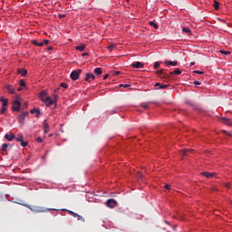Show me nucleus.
<instances>
[{
    "label": "nucleus",
    "mask_w": 232,
    "mask_h": 232,
    "mask_svg": "<svg viewBox=\"0 0 232 232\" xmlns=\"http://www.w3.org/2000/svg\"><path fill=\"white\" fill-rule=\"evenodd\" d=\"M24 208H28L31 211L34 213H46V208L43 207H38V206H31L28 204H24Z\"/></svg>",
    "instance_id": "nucleus-1"
},
{
    "label": "nucleus",
    "mask_w": 232,
    "mask_h": 232,
    "mask_svg": "<svg viewBox=\"0 0 232 232\" xmlns=\"http://www.w3.org/2000/svg\"><path fill=\"white\" fill-rule=\"evenodd\" d=\"M12 110H13V111H19L21 110V98H19V96H17L13 101Z\"/></svg>",
    "instance_id": "nucleus-2"
},
{
    "label": "nucleus",
    "mask_w": 232,
    "mask_h": 232,
    "mask_svg": "<svg viewBox=\"0 0 232 232\" xmlns=\"http://www.w3.org/2000/svg\"><path fill=\"white\" fill-rule=\"evenodd\" d=\"M81 69L74 70L71 72V79L72 81H77L79 79V75H81Z\"/></svg>",
    "instance_id": "nucleus-3"
},
{
    "label": "nucleus",
    "mask_w": 232,
    "mask_h": 232,
    "mask_svg": "<svg viewBox=\"0 0 232 232\" xmlns=\"http://www.w3.org/2000/svg\"><path fill=\"white\" fill-rule=\"evenodd\" d=\"M68 212L72 215V217H73L74 218H77V220H81V222H85V219L82 216H81L72 210H69Z\"/></svg>",
    "instance_id": "nucleus-4"
},
{
    "label": "nucleus",
    "mask_w": 232,
    "mask_h": 232,
    "mask_svg": "<svg viewBox=\"0 0 232 232\" xmlns=\"http://www.w3.org/2000/svg\"><path fill=\"white\" fill-rule=\"evenodd\" d=\"M26 117H28V112H22L18 116V121L20 122V124H24V119H26Z\"/></svg>",
    "instance_id": "nucleus-5"
},
{
    "label": "nucleus",
    "mask_w": 232,
    "mask_h": 232,
    "mask_svg": "<svg viewBox=\"0 0 232 232\" xmlns=\"http://www.w3.org/2000/svg\"><path fill=\"white\" fill-rule=\"evenodd\" d=\"M94 79H95V75H93L92 73H90V72L85 73L84 81H86V82H92V81H94Z\"/></svg>",
    "instance_id": "nucleus-6"
},
{
    "label": "nucleus",
    "mask_w": 232,
    "mask_h": 232,
    "mask_svg": "<svg viewBox=\"0 0 232 232\" xmlns=\"http://www.w3.org/2000/svg\"><path fill=\"white\" fill-rule=\"evenodd\" d=\"M44 102L46 106H53V104H55V101L53 100L50 96H48Z\"/></svg>",
    "instance_id": "nucleus-7"
},
{
    "label": "nucleus",
    "mask_w": 232,
    "mask_h": 232,
    "mask_svg": "<svg viewBox=\"0 0 232 232\" xmlns=\"http://www.w3.org/2000/svg\"><path fill=\"white\" fill-rule=\"evenodd\" d=\"M164 64L166 66H177L179 64V62H177V61L172 62V61H169V60H165Z\"/></svg>",
    "instance_id": "nucleus-8"
},
{
    "label": "nucleus",
    "mask_w": 232,
    "mask_h": 232,
    "mask_svg": "<svg viewBox=\"0 0 232 232\" xmlns=\"http://www.w3.org/2000/svg\"><path fill=\"white\" fill-rule=\"evenodd\" d=\"M117 206V201L115 199H109L107 200V207L108 208H115Z\"/></svg>",
    "instance_id": "nucleus-9"
},
{
    "label": "nucleus",
    "mask_w": 232,
    "mask_h": 232,
    "mask_svg": "<svg viewBox=\"0 0 232 232\" xmlns=\"http://www.w3.org/2000/svg\"><path fill=\"white\" fill-rule=\"evenodd\" d=\"M158 75H163V79H169V74L164 72V69L157 71Z\"/></svg>",
    "instance_id": "nucleus-10"
},
{
    "label": "nucleus",
    "mask_w": 232,
    "mask_h": 232,
    "mask_svg": "<svg viewBox=\"0 0 232 232\" xmlns=\"http://www.w3.org/2000/svg\"><path fill=\"white\" fill-rule=\"evenodd\" d=\"M132 68H144V63L140 62H135L131 63Z\"/></svg>",
    "instance_id": "nucleus-11"
},
{
    "label": "nucleus",
    "mask_w": 232,
    "mask_h": 232,
    "mask_svg": "<svg viewBox=\"0 0 232 232\" xmlns=\"http://www.w3.org/2000/svg\"><path fill=\"white\" fill-rule=\"evenodd\" d=\"M40 99L43 102H44L45 99H48V96L45 91H43L40 92Z\"/></svg>",
    "instance_id": "nucleus-12"
},
{
    "label": "nucleus",
    "mask_w": 232,
    "mask_h": 232,
    "mask_svg": "<svg viewBox=\"0 0 232 232\" xmlns=\"http://www.w3.org/2000/svg\"><path fill=\"white\" fill-rule=\"evenodd\" d=\"M17 73L22 75V77H25V75L28 73V71H26V69H18Z\"/></svg>",
    "instance_id": "nucleus-13"
},
{
    "label": "nucleus",
    "mask_w": 232,
    "mask_h": 232,
    "mask_svg": "<svg viewBox=\"0 0 232 232\" xmlns=\"http://www.w3.org/2000/svg\"><path fill=\"white\" fill-rule=\"evenodd\" d=\"M5 139H6V140H9V142H12V140L15 139V136L14 134H5Z\"/></svg>",
    "instance_id": "nucleus-14"
},
{
    "label": "nucleus",
    "mask_w": 232,
    "mask_h": 232,
    "mask_svg": "<svg viewBox=\"0 0 232 232\" xmlns=\"http://www.w3.org/2000/svg\"><path fill=\"white\" fill-rule=\"evenodd\" d=\"M201 175H203V177H206L207 179H212V177H215V173L210 172H202Z\"/></svg>",
    "instance_id": "nucleus-15"
},
{
    "label": "nucleus",
    "mask_w": 232,
    "mask_h": 232,
    "mask_svg": "<svg viewBox=\"0 0 232 232\" xmlns=\"http://www.w3.org/2000/svg\"><path fill=\"white\" fill-rule=\"evenodd\" d=\"M75 50H79V52H84V50H86V44H82L81 45L76 46Z\"/></svg>",
    "instance_id": "nucleus-16"
},
{
    "label": "nucleus",
    "mask_w": 232,
    "mask_h": 232,
    "mask_svg": "<svg viewBox=\"0 0 232 232\" xmlns=\"http://www.w3.org/2000/svg\"><path fill=\"white\" fill-rule=\"evenodd\" d=\"M180 73H182V71H180V69H175L173 72H169V77L170 75H180Z\"/></svg>",
    "instance_id": "nucleus-17"
},
{
    "label": "nucleus",
    "mask_w": 232,
    "mask_h": 232,
    "mask_svg": "<svg viewBox=\"0 0 232 232\" xmlns=\"http://www.w3.org/2000/svg\"><path fill=\"white\" fill-rule=\"evenodd\" d=\"M189 153H193V150L185 149V150H182L183 157H186V156L189 155Z\"/></svg>",
    "instance_id": "nucleus-18"
},
{
    "label": "nucleus",
    "mask_w": 232,
    "mask_h": 232,
    "mask_svg": "<svg viewBox=\"0 0 232 232\" xmlns=\"http://www.w3.org/2000/svg\"><path fill=\"white\" fill-rule=\"evenodd\" d=\"M0 101L2 103V107L6 108V106H8V100L5 99V98H0Z\"/></svg>",
    "instance_id": "nucleus-19"
},
{
    "label": "nucleus",
    "mask_w": 232,
    "mask_h": 232,
    "mask_svg": "<svg viewBox=\"0 0 232 232\" xmlns=\"http://www.w3.org/2000/svg\"><path fill=\"white\" fill-rule=\"evenodd\" d=\"M6 90H7V92H8V93H11L12 95L14 94V93H15V89H13L12 87H11V85H6Z\"/></svg>",
    "instance_id": "nucleus-20"
},
{
    "label": "nucleus",
    "mask_w": 232,
    "mask_h": 232,
    "mask_svg": "<svg viewBox=\"0 0 232 232\" xmlns=\"http://www.w3.org/2000/svg\"><path fill=\"white\" fill-rule=\"evenodd\" d=\"M151 104V102H143L140 104L141 108H144V110H148L150 108V105Z\"/></svg>",
    "instance_id": "nucleus-21"
},
{
    "label": "nucleus",
    "mask_w": 232,
    "mask_h": 232,
    "mask_svg": "<svg viewBox=\"0 0 232 232\" xmlns=\"http://www.w3.org/2000/svg\"><path fill=\"white\" fill-rule=\"evenodd\" d=\"M31 113H35V117H39V115H41V111L38 109H33L31 110Z\"/></svg>",
    "instance_id": "nucleus-22"
},
{
    "label": "nucleus",
    "mask_w": 232,
    "mask_h": 232,
    "mask_svg": "<svg viewBox=\"0 0 232 232\" xmlns=\"http://www.w3.org/2000/svg\"><path fill=\"white\" fill-rule=\"evenodd\" d=\"M222 122H224V124H227V126H231V121H229L227 118H222Z\"/></svg>",
    "instance_id": "nucleus-23"
},
{
    "label": "nucleus",
    "mask_w": 232,
    "mask_h": 232,
    "mask_svg": "<svg viewBox=\"0 0 232 232\" xmlns=\"http://www.w3.org/2000/svg\"><path fill=\"white\" fill-rule=\"evenodd\" d=\"M94 73L96 75H102V68H95L94 69Z\"/></svg>",
    "instance_id": "nucleus-24"
},
{
    "label": "nucleus",
    "mask_w": 232,
    "mask_h": 232,
    "mask_svg": "<svg viewBox=\"0 0 232 232\" xmlns=\"http://www.w3.org/2000/svg\"><path fill=\"white\" fill-rule=\"evenodd\" d=\"M182 31L185 34H188V35H191V29H189L188 27H183Z\"/></svg>",
    "instance_id": "nucleus-25"
},
{
    "label": "nucleus",
    "mask_w": 232,
    "mask_h": 232,
    "mask_svg": "<svg viewBox=\"0 0 232 232\" xmlns=\"http://www.w3.org/2000/svg\"><path fill=\"white\" fill-rule=\"evenodd\" d=\"M33 44H34V46H44V43H39L36 40L33 41Z\"/></svg>",
    "instance_id": "nucleus-26"
},
{
    "label": "nucleus",
    "mask_w": 232,
    "mask_h": 232,
    "mask_svg": "<svg viewBox=\"0 0 232 232\" xmlns=\"http://www.w3.org/2000/svg\"><path fill=\"white\" fill-rule=\"evenodd\" d=\"M214 8H215V10H218V8H220V3H218L215 0L214 1Z\"/></svg>",
    "instance_id": "nucleus-27"
},
{
    "label": "nucleus",
    "mask_w": 232,
    "mask_h": 232,
    "mask_svg": "<svg viewBox=\"0 0 232 232\" xmlns=\"http://www.w3.org/2000/svg\"><path fill=\"white\" fill-rule=\"evenodd\" d=\"M20 144H21V146L23 147V148H26V146H28V141H24V140H21L20 141Z\"/></svg>",
    "instance_id": "nucleus-28"
},
{
    "label": "nucleus",
    "mask_w": 232,
    "mask_h": 232,
    "mask_svg": "<svg viewBox=\"0 0 232 232\" xmlns=\"http://www.w3.org/2000/svg\"><path fill=\"white\" fill-rule=\"evenodd\" d=\"M8 150V143H4L2 145V151H6Z\"/></svg>",
    "instance_id": "nucleus-29"
},
{
    "label": "nucleus",
    "mask_w": 232,
    "mask_h": 232,
    "mask_svg": "<svg viewBox=\"0 0 232 232\" xmlns=\"http://www.w3.org/2000/svg\"><path fill=\"white\" fill-rule=\"evenodd\" d=\"M149 24H150V26H153V28H155V30H157L159 28V25H157L155 24V22H150Z\"/></svg>",
    "instance_id": "nucleus-30"
},
{
    "label": "nucleus",
    "mask_w": 232,
    "mask_h": 232,
    "mask_svg": "<svg viewBox=\"0 0 232 232\" xmlns=\"http://www.w3.org/2000/svg\"><path fill=\"white\" fill-rule=\"evenodd\" d=\"M159 68H160V62H156V63H154V70H157V69H159Z\"/></svg>",
    "instance_id": "nucleus-31"
},
{
    "label": "nucleus",
    "mask_w": 232,
    "mask_h": 232,
    "mask_svg": "<svg viewBox=\"0 0 232 232\" xmlns=\"http://www.w3.org/2000/svg\"><path fill=\"white\" fill-rule=\"evenodd\" d=\"M107 48L110 50V52H113V50H115V44H111Z\"/></svg>",
    "instance_id": "nucleus-32"
},
{
    "label": "nucleus",
    "mask_w": 232,
    "mask_h": 232,
    "mask_svg": "<svg viewBox=\"0 0 232 232\" xmlns=\"http://www.w3.org/2000/svg\"><path fill=\"white\" fill-rule=\"evenodd\" d=\"M220 53H222L223 55H229V53H231V52L221 50V51H220Z\"/></svg>",
    "instance_id": "nucleus-33"
},
{
    "label": "nucleus",
    "mask_w": 232,
    "mask_h": 232,
    "mask_svg": "<svg viewBox=\"0 0 232 232\" xmlns=\"http://www.w3.org/2000/svg\"><path fill=\"white\" fill-rule=\"evenodd\" d=\"M6 110H7L6 107H2L0 111L1 115H5V112L6 111Z\"/></svg>",
    "instance_id": "nucleus-34"
},
{
    "label": "nucleus",
    "mask_w": 232,
    "mask_h": 232,
    "mask_svg": "<svg viewBox=\"0 0 232 232\" xmlns=\"http://www.w3.org/2000/svg\"><path fill=\"white\" fill-rule=\"evenodd\" d=\"M23 135L22 134H19L18 137L16 138V141L17 142H21L23 140Z\"/></svg>",
    "instance_id": "nucleus-35"
},
{
    "label": "nucleus",
    "mask_w": 232,
    "mask_h": 232,
    "mask_svg": "<svg viewBox=\"0 0 232 232\" xmlns=\"http://www.w3.org/2000/svg\"><path fill=\"white\" fill-rule=\"evenodd\" d=\"M20 86L22 88H24V86H26V82H24V80H20Z\"/></svg>",
    "instance_id": "nucleus-36"
},
{
    "label": "nucleus",
    "mask_w": 232,
    "mask_h": 232,
    "mask_svg": "<svg viewBox=\"0 0 232 232\" xmlns=\"http://www.w3.org/2000/svg\"><path fill=\"white\" fill-rule=\"evenodd\" d=\"M60 86H61V88H64L65 90H66V88H68V84L64 83V82L60 83Z\"/></svg>",
    "instance_id": "nucleus-37"
},
{
    "label": "nucleus",
    "mask_w": 232,
    "mask_h": 232,
    "mask_svg": "<svg viewBox=\"0 0 232 232\" xmlns=\"http://www.w3.org/2000/svg\"><path fill=\"white\" fill-rule=\"evenodd\" d=\"M44 130H48L50 128V125H48V122L46 121L44 122Z\"/></svg>",
    "instance_id": "nucleus-38"
},
{
    "label": "nucleus",
    "mask_w": 232,
    "mask_h": 232,
    "mask_svg": "<svg viewBox=\"0 0 232 232\" xmlns=\"http://www.w3.org/2000/svg\"><path fill=\"white\" fill-rule=\"evenodd\" d=\"M36 142H38L39 144H41V142H43V138L42 137H38L36 139Z\"/></svg>",
    "instance_id": "nucleus-39"
},
{
    "label": "nucleus",
    "mask_w": 232,
    "mask_h": 232,
    "mask_svg": "<svg viewBox=\"0 0 232 232\" xmlns=\"http://www.w3.org/2000/svg\"><path fill=\"white\" fill-rule=\"evenodd\" d=\"M165 189H171V185L166 184L165 185Z\"/></svg>",
    "instance_id": "nucleus-40"
},
{
    "label": "nucleus",
    "mask_w": 232,
    "mask_h": 232,
    "mask_svg": "<svg viewBox=\"0 0 232 232\" xmlns=\"http://www.w3.org/2000/svg\"><path fill=\"white\" fill-rule=\"evenodd\" d=\"M193 73H198L199 75H202V73H204V72H200V71H194Z\"/></svg>",
    "instance_id": "nucleus-41"
},
{
    "label": "nucleus",
    "mask_w": 232,
    "mask_h": 232,
    "mask_svg": "<svg viewBox=\"0 0 232 232\" xmlns=\"http://www.w3.org/2000/svg\"><path fill=\"white\" fill-rule=\"evenodd\" d=\"M168 86H169V85H161V86L160 87V90H165V88H168Z\"/></svg>",
    "instance_id": "nucleus-42"
},
{
    "label": "nucleus",
    "mask_w": 232,
    "mask_h": 232,
    "mask_svg": "<svg viewBox=\"0 0 232 232\" xmlns=\"http://www.w3.org/2000/svg\"><path fill=\"white\" fill-rule=\"evenodd\" d=\"M42 43H44V44H49L50 41L49 40H44V42H42Z\"/></svg>",
    "instance_id": "nucleus-43"
},
{
    "label": "nucleus",
    "mask_w": 232,
    "mask_h": 232,
    "mask_svg": "<svg viewBox=\"0 0 232 232\" xmlns=\"http://www.w3.org/2000/svg\"><path fill=\"white\" fill-rule=\"evenodd\" d=\"M138 179H142V173H141V172H139V173H138Z\"/></svg>",
    "instance_id": "nucleus-44"
},
{
    "label": "nucleus",
    "mask_w": 232,
    "mask_h": 232,
    "mask_svg": "<svg viewBox=\"0 0 232 232\" xmlns=\"http://www.w3.org/2000/svg\"><path fill=\"white\" fill-rule=\"evenodd\" d=\"M194 84H195V86H199V82L198 81H196V82H194Z\"/></svg>",
    "instance_id": "nucleus-45"
},
{
    "label": "nucleus",
    "mask_w": 232,
    "mask_h": 232,
    "mask_svg": "<svg viewBox=\"0 0 232 232\" xmlns=\"http://www.w3.org/2000/svg\"><path fill=\"white\" fill-rule=\"evenodd\" d=\"M114 75H121V72L116 71V72H114Z\"/></svg>",
    "instance_id": "nucleus-46"
},
{
    "label": "nucleus",
    "mask_w": 232,
    "mask_h": 232,
    "mask_svg": "<svg viewBox=\"0 0 232 232\" xmlns=\"http://www.w3.org/2000/svg\"><path fill=\"white\" fill-rule=\"evenodd\" d=\"M50 131V127L48 129H44V133H48Z\"/></svg>",
    "instance_id": "nucleus-47"
},
{
    "label": "nucleus",
    "mask_w": 232,
    "mask_h": 232,
    "mask_svg": "<svg viewBox=\"0 0 232 232\" xmlns=\"http://www.w3.org/2000/svg\"><path fill=\"white\" fill-rule=\"evenodd\" d=\"M231 185L229 183H226V188H230Z\"/></svg>",
    "instance_id": "nucleus-48"
},
{
    "label": "nucleus",
    "mask_w": 232,
    "mask_h": 232,
    "mask_svg": "<svg viewBox=\"0 0 232 232\" xmlns=\"http://www.w3.org/2000/svg\"><path fill=\"white\" fill-rule=\"evenodd\" d=\"M86 55H88V53H82V57H86Z\"/></svg>",
    "instance_id": "nucleus-49"
},
{
    "label": "nucleus",
    "mask_w": 232,
    "mask_h": 232,
    "mask_svg": "<svg viewBox=\"0 0 232 232\" xmlns=\"http://www.w3.org/2000/svg\"><path fill=\"white\" fill-rule=\"evenodd\" d=\"M106 79H108V74H106V75L103 77V81H106Z\"/></svg>",
    "instance_id": "nucleus-50"
},
{
    "label": "nucleus",
    "mask_w": 232,
    "mask_h": 232,
    "mask_svg": "<svg viewBox=\"0 0 232 232\" xmlns=\"http://www.w3.org/2000/svg\"><path fill=\"white\" fill-rule=\"evenodd\" d=\"M155 86H156V87H157V86H160V88L162 85L158 82V83L155 84Z\"/></svg>",
    "instance_id": "nucleus-51"
},
{
    "label": "nucleus",
    "mask_w": 232,
    "mask_h": 232,
    "mask_svg": "<svg viewBox=\"0 0 232 232\" xmlns=\"http://www.w3.org/2000/svg\"><path fill=\"white\" fill-rule=\"evenodd\" d=\"M212 191H218L217 188L213 187L212 188Z\"/></svg>",
    "instance_id": "nucleus-52"
},
{
    "label": "nucleus",
    "mask_w": 232,
    "mask_h": 232,
    "mask_svg": "<svg viewBox=\"0 0 232 232\" xmlns=\"http://www.w3.org/2000/svg\"><path fill=\"white\" fill-rule=\"evenodd\" d=\"M190 66H195V62H191Z\"/></svg>",
    "instance_id": "nucleus-53"
},
{
    "label": "nucleus",
    "mask_w": 232,
    "mask_h": 232,
    "mask_svg": "<svg viewBox=\"0 0 232 232\" xmlns=\"http://www.w3.org/2000/svg\"><path fill=\"white\" fill-rule=\"evenodd\" d=\"M129 87H130V85H128V84L123 85V88H129Z\"/></svg>",
    "instance_id": "nucleus-54"
},
{
    "label": "nucleus",
    "mask_w": 232,
    "mask_h": 232,
    "mask_svg": "<svg viewBox=\"0 0 232 232\" xmlns=\"http://www.w3.org/2000/svg\"><path fill=\"white\" fill-rule=\"evenodd\" d=\"M48 50H53V47H48Z\"/></svg>",
    "instance_id": "nucleus-55"
},
{
    "label": "nucleus",
    "mask_w": 232,
    "mask_h": 232,
    "mask_svg": "<svg viewBox=\"0 0 232 232\" xmlns=\"http://www.w3.org/2000/svg\"><path fill=\"white\" fill-rule=\"evenodd\" d=\"M21 90H23L21 87H20V88H18V92H21Z\"/></svg>",
    "instance_id": "nucleus-56"
},
{
    "label": "nucleus",
    "mask_w": 232,
    "mask_h": 232,
    "mask_svg": "<svg viewBox=\"0 0 232 232\" xmlns=\"http://www.w3.org/2000/svg\"><path fill=\"white\" fill-rule=\"evenodd\" d=\"M121 86H124V84H120V88H121Z\"/></svg>",
    "instance_id": "nucleus-57"
},
{
    "label": "nucleus",
    "mask_w": 232,
    "mask_h": 232,
    "mask_svg": "<svg viewBox=\"0 0 232 232\" xmlns=\"http://www.w3.org/2000/svg\"><path fill=\"white\" fill-rule=\"evenodd\" d=\"M25 106H28V103H27V102H25Z\"/></svg>",
    "instance_id": "nucleus-58"
},
{
    "label": "nucleus",
    "mask_w": 232,
    "mask_h": 232,
    "mask_svg": "<svg viewBox=\"0 0 232 232\" xmlns=\"http://www.w3.org/2000/svg\"><path fill=\"white\" fill-rule=\"evenodd\" d=\"M60 17H64V15H62V16H60Z\"/></svg>",
    "instance_id": "nucleus-59"
}]
</instances>
